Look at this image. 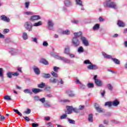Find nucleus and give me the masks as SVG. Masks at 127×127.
<instances>
[{
  "instance_id": "obj_62",
  "label": "nucleus",
  "mask_w": 127,
  "mask_h": 127,
  "mask_svg": "<svg viewBox=\"0 0 127 127\" xmlns=\"http://www.w3.org/2000/svg\"><path fill=\"white\" fill-rule=\"evenodd\" d=\"M48 125L49 126V127H54V125H53V124L51 123H49Z\"/></svg>"
},
{
  "instance_id": "obj_20",
  "label": "nucleus",
  "mask_w": 127,
  "mask_h": 127,
  "mask_svg": "<svg viewBox=\"0 0 127 127\" xmlns=\"http://www.w3.org/2000/svg\"><path fill=\"white\" fill-rule=\"evenodd\" d=\"M120 104V102L119 101L116 100L112 102V106H114V107H118V105Z\"/></svg>"
},
{
  "instance_id": "obj_46",
  "label": "nucleus",
  "mask_w": 127,
  "mask_h": 127,
  "mask_svg": "<svg viewBox=\"0 0 127 127\" xmlns=\"http://www.w3.org/2000/svg\"><path fill=\"white\" fill-rule=\"evenodd\" d=\"M58 84H61L62 85H63L64 84V82L61 78H59L58 82Z\"/></svg>"
},
{
  "instance_id": "obj_13",
  "label": "nucleus",
  "mask_w": 127,
  "mask_h": 127,
  "mask_svg": "<svg viewBox=\"0 0 127 127\" xmlns=\"http://www.w3.org/2000/svg\"><path fill=\"white\" fill-rule=\"evenodd\" d=\"M32 92H33L34 94H38V93L42 92V89H40L39 88H32Z\"/></svg>"
},
{
  "instance_id": "obj_41",
  "label": "nucleus",
  "mask_w": 127,
  "mask_h": 127,
  "mask_svg": "<svg viewBox=\"0 0 127 127\" xmlns=\"http://www.w3.org/2000/svg\"><path fill=\"white\" fill-rule=\"evenodd\" d=\"M66 118H67L66 114H63L60 117L61 120H64V119H66Z\"/></svg>"
},
{
  "instance_id": "obj_39",
  "label": "nucleus",
  "mask_w": 127,
  "mask_h": 127,
  "mask_svg": "<svg viewBox=\"0 0 127 127\" xmlns=\"http://www.w3.org/2000/svg\"><path fill=\"white\" fill-rule=\"evenodd\" d=\"M88 88H94V83H88L87 84Z\"/></svg>"
},
{
  "instance_id": "obj_11",
  "label": "nucleus",
  "mask_w": 127,
  "mask_h": 127,
  "mask_svg": "<svg viewBox=\"0 0 127 127\" xmlns=\"http://www.w3.org/2000/svg\"><path fill=\"white\" fill-rule=\"evenodd\" d=\"M75 83H76V84H79L80 89H82L83 90H84V89H86V86L82 84V83L80 82V80H79V79L75 80Z\"/></svg>"
},
{
  "instance_id": "obj_31",
  "label": "nucleus",
  "mask_w": 127,
  "mask_h": 127,
  "mask_svg": "<svg viewBox=\"0 0 127 127\" xmlns=\"http://www.w3.org/2000/svg\"><path fill=\"white\" fill-rule=\"evenodd\" d=\"M73 34L75 36L74 37H76V38H77V37H79L81 36V35H82V32H79L78 33H74Z\"/></svg>"
},
{
  "instance_id": "obj_1",
  "label": "nucleus",
  "mask_w": 127,
  "mask_h": 127,
  "mask_svg": "<svg viewBox=\"0 0 127 127\" xmlns=\"http://www.w3.org/2000/svg\"><path fill=\"white\" fill-rule=\"evenodd\" d=\"M112 0H106V1L103 2L104 7H110L116 9L118 8V5L115 2L111 1Z\"/></svg>"
},
{
  "instance_id": "obj_51",
  "label": "nucleus",
  "mask_w": 127,
  "mask_h": 127,
  "mask_svg": "<svg viewBox=\"0 0 127 127\" xmlns=\"http://www.w3.org/2000/svg\"><path fill=\"white\" fill-rule=\"evenodd\" d=\"M7 76L8 78H11L12 76V72H8L7 73Z\"/></svg>"
},
{
  "instance_id": "obj_2",
  "label": "nucleus",
  "mask_w": 127,
  "mask_h": 127,
  "mask_svg": "<svg viewBox=\"0 0 127 127\" xmlns=\"http://www.w3.org/2000/svg\"><path fill=\"white\" fill-rule=\"evenodd\" d=\"M102 55H103L104 58H106L107 59H112L114 63H115L116 64H118L119 65L120 64V63H121V62L119 60L116 58H112V56L108 55L104 52L102 53Z\"/></svg>"
},
{
  "instance_id": "obj_28",
  "label": "nucleus",
  "mask_w": 127,
  "mask_h": 127,
  "mask_svg": "<svg viewBox=\"0 0 127 127\" xmlns=\"http://www.w3.org/2000/svg\"><path fill=\"white\" fill-rule=\"evenodd\" d=\"M77 52L78 53H83V52H84V48L83 47H79L78 49Z\"/></svg>"
},
{
  "instance_id": "obj_58",
  "label": "nucleus",
  "mask_w": 127,
  "mask_h": 127,
  "mask_svg": "<svg viewBox=\"0 0 127 127\" xmlns=\"http://www.w3.org/2000/svg\"><path fill=\"white\" fill-rule=\"evenodd\" d=\"M32 126L33 127H38L39 125L38 124L33 123L32 124Z\"/></svg>"
},
{
  "instance_id": "obj_59",
  "label": "nucleus",
  "mask_w": 127,
  "mask_h": 127,
  "mask_svg": "<svg viewBox=\"0 0 127 127\" xmlns=\"http://www.w3.org/2000/svg\"><path fill=\"white\" fill-rule=\"evenodd\" d=\"M23 118L25 120V121H26V122H29V121H30L29 118H28V117H24Z\"/></svg>"
},
{
  "instance_id": "obj_25",
  "label": "nucleus",
  "mask_w": 127,
  "mask_h": 127,
  "mask_svg": "<svg viewBox=\"0 0 127 127\" xmlns=\"http://www.w3.org/2000/svg\"><path fill=\"white\" fill-rule=\"evenodd\" d=\"M75 2L77 5H79V6H82L83 3H82V0H75Z\"/></svg>"
},
{
  "instance_id": "obj_36",
  "label": "nucleus",
  "mask_w": 127,
  "mask_h": 127,
  "mask_svg": "<svg viewBox=\"0 0 127 127\" xmlns=\"http://www.w3.org/2000/svg\"><path fill=\"white\" fill-rule=\"evenodd\" d=\"M38 88L43 89V88H44V87H45V83H42L41 84H38Z\"/></svg>"
},
{
  "instance_id": "obj_60",
  "label": "nucleus",
  "mask_w": 127,
  "mask_h": 127,
  "mask_svg": "<svg viewBox=\"0 0 127 127\" xmlns=\"http://www.w3.org/2000/svg\"><path fill=\"white\" fill-rule=\"evenodd\" d=\"M40 101L41 102V103H44L45 102V98H43L42 99H40Z\"/></svg>"
},
{
  "instance_id": "obj_17",
  "label": "nucleus",
  "mask_w": 127,
  "mask_h": 127,
  "mask_svg": "<svg viewBox=\"0 0 127 127\" xmlns=\"http://www.w3.org/2000/svg\"><path fill=\"white\" fill-rule=\"evenodd\" d=\"M66 94L68 95L69 97H75V94L70 90L66 91Z\"/></svg>"
},
{
  "instance_id": "obj_48",
  "label": "nucleus",
  "mask_w": 127,
  "mask_h": 127,
  "mask_svg": "<svg viewBox=\"0 0 127 127\" xmlns=\"http://www.w3.org/2000/svg\"><path fill=\"white\" fill-rule=\"evenodd\" d=\"M19 75L18 72H12V76H14V77H17Z\"/></svg>"
},
{
  "instance_id": "obj_26",
  "label": "nucleus",
  "mask_w": 127,
  "mask_h": 127,
  "mask_svg": "<svg viewBox=\"0 0 127 127\" xmlns=\"http://www.w3.org/2000/svg\"><path fill=\"white\" fill-rule=\"evenodd\" d=\"M40 63H42V64H44V65H48V62L45 60V59H42L40 61Z\"/></svg>"
},
{
  "instance_id": "obj_16",
  "label": "nucleus",
  "mask_w": 127,
  "mask_h": 127,
  "mask_svg": "<svg viewBox=\"0 0 127 127\" xmlns=\"http://www.w3.org/2000/svg\"><path fill=\"white\" fill-rule=\"evenodd\" d=\"M66 109L67 111V114L70 115V114H72V112H73V107L72 106H66Z\"/></svg>"
},
{
  "instance_id": "obj_40",
  "label": "nucleus",
  "mask_w": 127,
  "mask_h": 127,
  "mask_svg": "<svg viewBox=\"0 0 127 127\" xmlns=\"http://www.w3.org/2000/svg\"><path fill=\"white\" fill-rule=\"evenodd\" d=\"M107 87L110 91L113 90V86L112 85V84H107Z\"/></svg>"
},
{
  "instance_id": "obj_49",
  "label": "nucleus",
  "mask_w": 127,
  "mask_h": 127,
  "mask_svg": "<svg viewBox=\"0 0 127 127\" xmlns=\"http://www.w3.org/2000/svg\"><path fill=\"white\" fill-rule=\"evenodd\" d=\"M72 111L74 112V113H79V112H80V111L79 110V109L76 108H72Z\"/></svg>"
},
{
  "instance_id": "obj_30",
  "label": "nucleus",
  "mask_w": 127,
  "mask_h": 127,
  "mask_svg": "<svg viewBox=\"0 0 127 127\" xmlns=\"http://www.w3.org/2000/svg\"><path fill=\"white\" fill-rule=\"evenodd\" d=\"M3 99L6 101H11V98H10V96L8 95H5L3 96Z\"/></svg>"
},
{
  "instance_id": "obj_4",
  "label": "nucleus",
  "mask_w": 127,
  "mask_h": 127,
  "mask_svg": "<svg viewBox=\"0 0 127 127\" xmlns=\"http://www.w3.org/2000/svg\"><path fill=\"white\" fill-rule=\"evenodd\" d=\"M55 58L59 59V60H62V61H63L64 63H70V60L66 59L64 57H59L58 55L55 56Z\"/></svg>"
},
{
  "instance_id": "obj_56",
  "label": "nucleus",
  "mask_w": 127,
  "mask_h": 127,
  "mask_svg": "<svg viewBox=\"0 0 127 127\" xmlns=\"http://www.w3.org/2000/svg\"><path fill=\"white\" fill-rule=\"evenodd\" d=\"M45 107H46V108H49V107H51L50 104H49V103L47 102L46 103L44 104Z\"/></svg>"
},
{
  "instance_id": "obj_6",
  "label": "nucleus",
  "mask_w": 127,
  "mask_h": 127,
  "mask_svg": "<svg viewBox=\"0 0 127 127\" xmlns=\"http://www.w3.org/2000/svg\"><path fill=\"white\" fill-rule=\"evenodd\" d=\"M41 19V17L38 15H32L30 18V21H35Z\"/></svg>"
},
{
  "instance_id": "obj_8",
  "label": "nucleus",
  "mask_w": 127,
  "mask_h": 127,
  "mask_svg": "<svg viewBox=\"0 0 127 127\" xmlns=\"http://www.w3.org/2000/svg\"><path fill=\"white\" fill-rule=\"evenodd\" d=\"M87 69L89 70H97L99 67L96 64H90L87 66Z\"/></svg>"
},
{
  "instance_id": "obj_29",
  "label": "nucleus",
  "mask_w": 127,
  "mask_h": 127,
  "mask_svg": "<svg viewBox=\"0 0 127 127\" xmlns=\"http://www.w3.org/2000/svg\"><path fill=\"white\" fill-rule=\"evenodd\" d=\"M43 78H50V74L49 73H43L42 75Z\"/></svg>"
},
{
  "instance_id": "obj_55",
  "label": "nucleus",
  "mask_w": 127,
  "mask_h": 127,
  "mask_svg": "<svg viewBox=\"0 0 127 127\" xmlns=\"http://www.w3.org/2000/svg\"><path fill=\"white\" fill-rule=\"evenodd\" d=\"M84 108H85V106L84 105H80L79 107V111L84 110Z\"/></svg>"
},
{
  "instance_id": "obj_34",
  "label": "nucleus",
  "mask_w": 127,
  "mask_h": 127,
  "mask_svg": "<svg viewBox=\"0 0 127 127\" xmlns=\"http://www.w3.org/2000/svg\"><path fill=\"white\" fill-rule=\"evenodd\" d=\"M88 121L90 123H93V115L89 114L88 116Z\"/></svg>"
},
{
  "instance_id": "obj_5",
  "label": "nucleus",
  "mask_w": 127,
  "mask_h": 127,
  "mask_svg": "<svg viewBox=\"0 0 127 127\" xmlns=\"http://www.w3.org/2000/svg\"><path fill=\"white\" fill-rule=\"evenodd\" d=\"M72 42L73 45L75 47H77L79 46V45H80V41H79L78 38H77L76 37L73 38V39L72 40Z\"/></svg>"
},
{
  "instance_id": "obj_15",
  "label": "nucleus",
  "mask_w": 127,
  "mask_h": 127,
  "mask_svg": "<svg viewBox=\"0 0 127 127\" xmlns=\"http://www.w3.org/2000/svg\"><path fill=\"white\" fill-rule=\"evenodd\" d=\"M1 19L2 20H3L4 21H5L6 22H9V18H7L5 15H2L1 16Z\"/></svg>"
},
{
  "instance_id": "obj_53",
  "label": "nucleus",
  "mask_w": 127,
  "mask_h": 127,
  "mask_svg": "<svg viewBox=\"0 0 127 127\" xmlns=\"http://www.w3.org/2000/svg\"><path fill=\"white\" fill-rule=\"evenodd\" d=\"M32 41H33V42H35V43H37V38H32Z\"/></svg>"
},
{
  "instance_id": "obj_54",
  "label": "nucleus",
  "mask_w": 127,
  "mask_h": 127,
  "mask_svg": "<svg viewBox=\"0 0 127 127\" xmlns=\"http://www.w3.org/2000/svg\"><path fill=\"white\" fill-rule=\"evenodd\" d=\"M43 46H45L46 47H47L48 46V43L47 42L45 41L43 43Z\"/></svg>"
},
{
  "instance_id": "obj_22",
  "label": "nucleus",
  "mask_w": 127,
  "mask_h": 127,
  "mask_svg": "<svg viewBox=\"0 0 127 127\" xmlns=\"http://www.w3.org/2000/svg\"><path fill=\"white\" fill-rule=\"evenodd\" d=\"M42 24H43L42 22L41 21H40L38 22L34 23L33 24V26H36V27L40 26V25H42Z\"/></svg>"
},
{
  "instance_id": "obj_33",
  "label": "nucleus",
  "mask_w": 127,
  "mask_h": 127,
  "mask_svg": "<svg viewBox=\"0 0 127 127\" xmlns=\"http://www.w3.org/2000/svg\"><path fill=\"white\" fill-rule=\"evenodd\" d=\"M22 37L24 40H26V39L28 38V37L27 36V33H26V32L23 33Z\"/></svg>"
},
{
  "instance_id": "obj_37",
  "label": "nucleus",
  "mask_w": 127,
  "mask_h": 127,
  "mask_svg": "<svg viewBox=\"0 0 127 127\" xmlns=\"http://www.w3.org/2000/svg\"><path fill=\"white\" fill-rule=\"evenodd\" d=\"M105 106H108V107H112L113 106V103L112 102H107L105 103Z\"/></svg>"
},
{
  "instance_id": "obj_43",
  "label": "nucleus",
  "mask_w": 127,
  "mask_h": 127,
  "mask_svg": "<svg viewBox=\"0 0 127 127\" xmlns=\"http://www.w3.org/2000/svg\"><path fill=\"white\" fill-rule=\"evenodd\" d=\"M51 73L52 74V76H53L54 77H58V74L54 71H52Z\"/></svg>"
},
{
  "instance_id": "obj_10",
  "label": "nucleus",
  "mask_w": 127,
  "mask_h": 127,
  "mask_svg": "<svg viewBox=\"0 0 127 127\" xmlns=\"http://www.w3.org/2000/svg\"><path fill=\"white\" fill-rule=\"evenodd\" d=\"M81 40L82 41L83 44H84L85 46H89V42L88 41V40H87L86 37H81Z\"/></svg>"
},
{
  "instance_id": "obj_24",
  "label": "nucleus",
  "mask_w": 127,
  "mask_h": 127,
  "mask_svg": "<svg viewBox=\"0 0 127 127\" xmlns=\"http://www.w3.org/2000/svg\"><path fill=\"white\" fill-rule=\"evenodd\" d=\"M10 51L11 54H12V55H16V54H17L18 51L16 50L15 49H11Z\"/></svg>"
},
{
  "instance_id": "obj_35",
  "label": "nucleus",
  "mask_w": 127,
  "mask_h": 127,
  "mask_svg": "<svg viewBox=\"0 0 127 127\" xmlns=\"http://www.w3.org/2000/svg\"><path fill=\"white\" fill-rule=\"evenodd\" d=\"M50 83H56V82H57V80L54 77H52L50 78Z\"/></svg>"
},
{
  "instance_id": "obj_47",
  "label": "nucleus",
  "mask_w": 127,
  "mask_h": 127,
  "mask_svg": "<svg viewBox=\"0 0 127 127\" xmlns=\"http://www.w3.org/2000/svg\"><path fill=\"white\" fill-rule=\"evenodd\" d=\"M84 64H86V65L88 64H91L92 63H91V62L90 61V60H85L84 61Z\"/></svg>"
},
{
  "instance_id": "obj_42",
  "label": "nucleus",
  "mask_w": 127,
  "mask_h": 127,
  "mask_svg": "<svg viewBox=\"0 0 127 127\" xmlns=\"http://www.w3.org/2000/svg\"><path fill=\"white\" fill-rule=\"evenodd\" d=\"M25 114H26L27 115H29L30 113H31V110L29 109H27L26 111H24Z\"/></svg>"
},
{
  "instance_id": "obj_32",
  "label": "nucleus",
  "mask_w": 127,
  "mask_h": 127,
  "mask_svg": "<svg viewBox=\"0 0 127 127\" xmlns=\"http://www.w3.org/2000/svg\"><path fill=\"white\" fill-rule=\"evenodd\" d=\"M99 28H100V24H96L93 27V30H98Z\"/></svg>"
},
{
  "instance_id": "obj_64",
  "label": "nucleus",
  "mask_w": 127,
  "mask_h": 127,
  "mask_svg": "<svg viewBox=\"0 0 127 127\" xmlns=\"http://www.w3.org/2000/svg\"><path fill=\"white\" fill-rule=\"evenodd\" d=\"M9 32V29H5L4 30V33H7V32Z\"/></svg>"
},
{
  "instance_id": "obj_27",
  "label": "nucleus",
  "mask_w": 127,
  "mask_h": 127,
  "mask_svg": "<svg viewBox=\"0 0 127 127\" xmlns=\"http://www.w3.org/2000/svg\"><path fill=\"white\" fill-rule=\"evenodd\" d=\"M24 15H33V12L31 11H25L23 12Z\"/></svg>"
},
{
  "instance_id": "obj_50",
  "label": "nucleus",
  "mask_w": 127,
  "mask_h": 127,
  "mask_svg": "<svg viewBox=\"0 0 127 127\" xmlns=\"http://www.w3.org/2000/svg\"><path fill=\"white\" fill-rule=\"evenodd\" d=\"M58 70H59V67H58L57 66L54 67V71H55V72L57 73V72H58Z\"/></svg>"
},
{
  "instance_id": "obj_7",
  "label": "nucleus",
  "mask_w": 127,
  "mask_h": 127,
  "mask_svg": "<svg viewBox=\"0 0 127 127\" xmlns=\"http://www.w3.org/2000/svg\"><path fill=\"white\" fill-rule=\"evenodd\" d=\"M53 26H54V23H53V21L51 20H49L48 21V27L49 29H50V30H53Z\"/></svg>"
},
{
  "instance_id": "obj_9",
  "label": "nucleus",
  "mask_w": 127,
  "mask_h": 127,
  "mask_svg": "<svg viewBox=\"0 0 127 127\" xmlns=\"http://www.w3.org/2000/svg\"><path fill=\"white\" fill-rule=\"evenodd\" d=\"M94 79L95 80V84L97 86H99V87H101V86H102V85H103L102 81L100 80L97 79V75L94 76Z\"/></svg>"
},
{
  "instance_id": "obj_14",
  "label": "nucleus",
  "mask_w": 127,
  "mask_h": 127,
  "mask_svg": "<svg viewBox=\"0 0 127 127\" xmlns=\"http://www.w3.org/2000/svg\"><path fill=\"white\" fill-rule=\"evenodd\" d=\"M33 70L36 75H39L40 74V70L36 66H33Z\"/></svg>"
},
{
  "instance_id": "obj_57",
  "label": "nucleus",
  "mask_w": 127,
  "mask_h": 127,
  "mask_svg": "<svg viewBox=\"0 0 127 127\" xmlns=\"http://www.w3.org/2000/svg\"><path fill=\"white\" fill-rule=\"evenodd\" d=\"M3 75L2 74V68H0V77H3Z\"/></svg>"
},
{
  "instance_id": "obj_44",
  "label": "nucleus",
  "mask_w": 127,
  "mask_h": 127,
  "mask_svg": "<svg viewBox=\"0 0 127 127\" xmlns=\"http://www.w3.org/2000/svg\"><path fill=\"white\" fill-rule=\"evenodd\" d=\"M29 4H30V3L29 2H25V7L26 8H28V7H29Z\"/></svg>"
},
{
  "instance_id": "obj_18",
  "label": "nucleus",
  "mask_w": 127,
  "mask_h": 127,
  "mask_svg": "<svg viewBox=\"0 0 127 127\" xmlns=\"http://www.w3.org/2000/svg\"><path fill=\"white\" fill-rule=\"evenodd\" d=\"M64 53H65V54H67V55L70 54V48L68 46H66L65 48Z\"/></svg>"
},
{
  "instance_id": "obj_21",
  "label": "nucleus",
  "mask_w": 127,
  "mask_h": 127,
  "mask_svg": "<svg viewBox=\"0 0 127 127\" xmlns=\"http://www.w3.org/2000/svg\"><path fill=\"white\" fill-rule=\"evenodd\" d=\"M23 92L25 93V94H29L30 95H32V91H31V90L29 89H25L24 90Z\"/></svg>"
},
{
  "instance_id": "obj_38",
  "label": "nucleus",
  "mask_w": 127,
  "mask_h": 127,
  "mask_svg": "<svg viewBox=\"0 0 127 127\" xmlns=\"http://www.w3.org/2000/svg\"><path fill=\"white\" fill-rule=\"evenodd\" d=\"M63 34H65V35H69L70 34V31L66 30L63 32Z\"/></svg>"
},
{
  "instance_id": "obj_63",
  "label": "nucleus",
  "mask_w": 127,
  "mask_h": 127,
  "mask_svg": "<svg viewBox=\"0 0 127 127\" xmlns=\"http://www.w3.org/2000/svg\"><path fill=\"white\" fill-rule=\"evenodd\" d=\"M4 119H5V117H4L3 116H1L0 121H4Z\"/></svg>"
},
{
  "instance_id": "obj_19",
  "label": "nucleus",
  "mask_w": 127,
  "mask_h": 127,
  "mask_svg": "<svg viewBox=\"0 0 127 127\" xmlns=\"http://www.w3.org/2000/svg\"><path fill=\"white\" fill-rule=\"evenodd\" d=\"M71 4V1L69 0H64V5H65V6H70Z\"/></svg>"
},
{
  "instance_id": "obj_23",
  "label": "nucleus",
  "mask_w": 127,
  "mask_h": 127,
  "mask_svg": "<svg viewBox=\"0 0 127 127\" xmlns=\"http://www.w3.org/2000/svg\"><path fill=\"white\" fill-rule=\"evenodd\" d=\"M118 25L120 26V27H124L125 26V23L121 20H119Z\"/></svg>"
},
{
  "instance_id": "obj_61",
  "label": "nucleus",
  "mask_w": 127,
  "mask_h": 127,
  "mask_svg": "<svg viewBox=\"0 0 127 127\" xmlns=\"http://www.w3.org/2000/svg\"><path fill=\"white\" fill-rule=\"evenodd\" d=\"M35 101H40L39 97L38 96H35L34 97Z\"/></svg>"
},
{
  "instance_id": "obj_12",
  "label": "nucleus",
  "mask_w": 127,
  "mask_h": 127,
  "mask_svg": "<svg viewBox=\"0 0 127 127\" xmlns=\"http://www.w3.org/2000/svg\"><path fill=\"white\" fill-rule=\"evenodd\" d=\"M95 109L96 111L98 112V113H103L104 112V110L103 109H102L100 106H98V104L97 103L95 104Z\"/></svg>"
},
{
  "instance_id": "obj_3",
  "label": "nucleus",
  "mask_w": 127,
  "mask_h": 127,
  "mask_svg": "<svg viewBox=\"0 0 127 127\" xmlns=\"http://www.w3.org/2000/svg\"><path fill=\"white\" fill-rule=\"evenodd\" d=\"M24 27L27 30L29 31H32V27H33V25L32 23L30 21L26 22L24 24Z\"/></svg>"
},
{
  "instance_id": "obj_52",
  "label": "nucleus",
  "mask_w": 127,
  "mask_h": 127,
  "mask_svg": "<svg viewBox=\"0 0 127 127\" xmlns=\"http://www.w3.org/2000/svg\"><path fill=\"white\" fill-rule=\"evenodd\" d=\"M71 22H72V23H74V24H78V23H79V21L77 20H73L71 21Z\"/></svg>"
},
{
  "instance_id": "obj_45",
  "label": "nucleus",
  "mask_w": 127,
  "mask_h": 127,
  "mask_svg": "<svg viewBox=\"0 0 127 127\" xmlns=\"http://www.w3.org/2000/svg\"><path fill=\"white\" fill-rule=\"evenodd\" d=\"M68 121L69 122V124H72V125H75V121L68 119Z\"/></svg>"
}]
</instances>
